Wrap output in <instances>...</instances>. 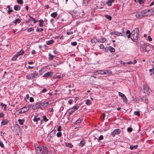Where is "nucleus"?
<instances>
[{
	"instance_id": "nucleus-1",
	"label": "nucleus",
	"mask_w": 154,
	"mask_h": 154,
	"mask_svg": "<svg viewBox=\"0 0 154 154\" xmlns=\"http://www.w3.org/2000/svg\"><path fill=\"white\" fill-rule=\"evenodd\" d=\"M139 30L138 28L134 29L131 32V39L134 42H136L139 38Z\"/></svg>"
},
{
	"instance_id": "nucleus-2",
	"label": "nucleus",
	"mask_w": 154,
	"mask_h": 154,
	"mask_svg": "<svg viewBox=\"0 0 154 154\" xmlns=\"http://www.w3.org/2000/svg\"><path fill=\"white\" fill-rule=\"evenodd\" d=\"M98 74L101 75H109L112 73V72L109 70H99L97 71Z\"/></svg>"
},
{
	"instance_id": "nucleus-3",
	"label": "nucleus",
	"mask_w": 154,
	"mask_h": 154,
	"mask_svg": "<svg viewBox=\"0 0 154 154\" xmlns=\"http://www.w3.org/2000/svg\"><path fill=\"white\" fill-rule=\"evenodd\" d=\"M38 76V73H30L26 75V77L27 79L30 80L37 77Z\"/></svg>"
},
{
	"instance_id": "nucleus-4",
	"label": "nucleus",
	"mask_w": 154,
	"mask_h": 154,
	"mask_svg": "<svg viewBox=\"0 0 154 154\" xmlns=\"http://www.w3.org/2000/svg\"><path fill=\"white\" fill-rule=\"evenodd\" d=\"M24 52V51L23 50H21L19 52H18L13 57L12 59V60L14 61H16L17 58L20 55H23Z\"/></svg>"
},
{
	"instance_id": "nucleus-5",
	"label": "nucleus",
	"mask_w": 154,
	"mask_h": 154,
	"mask_svg": "<svg viewBox=\"0 0 154 154\" xmlns=\"http://www.w3.org/2000/svg\"><path fill=\"white\" fill-rule=\"evenodd\" d=\"M29 109V107L24 106L18 110L19 112V114L24 113L25 112L27 111Z\"/></svg>"
},
{
	"instance_id": "nucleus-6",
	"label": "nucleus",
	"mask_w": 154,
	"mask_h": 154,
	"mask_svg": "<svg viewBox=\"0 0 154 154\" xmlns=\"http://www.w3.org/2000/svg\"><path fill=\"white\" fill-rule=\"evenodd\" d=\"M121 132V130L120 129H116L111 133V135L114 137L116 134H120Z\"/></svg>"
},
{
	"instance_id": "nucleus-7",
	"label": "nucleus",
	"mask_w": 154,
	"mask_h": 154,
	"mask_svg": "<svg viewBox=\"0 0 154 154\" xmlns=\"http://www.w3.org/2000/svg\"><path fill=\"white\" fill-rule=\"evenodd\" d=\"M79 107L78 105H76L73 106L71 109H69V110H71V109H72V110L71 111H70L68 112L69 116H70L73 112L77 110L78 109Z\"/></svg>"
},
{
	"instance_id": "nucleus-8",
	"label": "nucleus",
	"mask_w": 154,
	"mask_h": 154,
	"mask_svg": "<svg viewBox=\"0 0 154 154\" xmlns=\"http://www.w3.org/2000/svg\"><path fill=\"white\" fill-rule=\"evenodd\" d=\"M119 95L123 99V101L125 103H126L127 102V99L126 96L125 95L123 94V93L120 92H119L118 93Z\"/></svg>"
},
{
	"instance_id": "nucleus-9",
	"label": "nucleus",
	"mask_w": 154,
	"mask_h": 154,
	"mask_svg": "<svg viewBox=\"0 0 154 154\" xmlns=\"http://www.w3.org/2000/svg\"><path fill=\"white\" fill-rule=\"evenodd\" d=\"M35 149L36 152L37 154H40L41 152L42 148L41 147L37 146H35Z\"/></svg>"
},
{
	"instance_id": "nucleus-10",
	"label": "nucleus",
	"mask_w": 154,
	"mask_h": 154,
	"mask_svg": "<svg viewBox=\"0 0 154 154\" xmlns=\"http://www.w3.org/2000/svg\"><path fill=\"white\" fill-rule=\"evenodd\" d=\"M40 108L45 107L47 106L48 104V102H43L39 103Z\"/></svg>"
},
{
	"instance_id": "nucleus-11",
	"label": "nucleus",
	"mask_w": 154,
	"mask_h": 154,
	"mask_svg": "<svg viewBox=\"0 0 154 154\" xmlns=\"http://www.w3.org/2000/svg\"><path fill=\"white\" fill-rule=\"evenodd\" d=\"M40 108L39 103H37L36 104L33 105L32 106V108L33 110H36L38 108Z\"/></svg>"
},
{
	"instance_id": "nucleus-12",
	"label": "nucleus",
	"mask_w": 154,
	"mask_h": 154,
	"mask_svg": "<svg viewBox=\"0 0 154 154\" xmlns=\"http://www.w3.org/2000/svg\"><path fill=\"white\" fill-rule=\"evenodd\" d=\"M53 74V73L51 72H48L45 73L44 75L42 76L43 77H50Z\"/></svg>"
},
{
	"instance_id": "nucleus-13",
	"label": "nucleus",
	"mask_w": 154,
	"mask_h": 154,
	"mask_svg": "<svg viewBox=\"0 0 154 154\" xmlns=\"http://www.w3.org/2000/svg\"><path fill=\"white\" fill-rule=\"evenodd\" d=\"M141 12H139L135 14V16L137 18H140L143 17Z\"/></svg>"
},
{
	"instance_id": "nucleus-14",
	"label": "nucleus",
	"mask_w": 154,
	"mask_h": 154,
	"mask_svg": "<svg viewBox=\"0 0 154 154\" xmlns=\"http://www.w3.org/2000/svg\"><path fill=\"white\" fill-rule=\"evenodd\" d=\"M9 121L7 119H4L1 122V124L3 125H5Z\"/></svg>"
},
{
	"instance_id": "nucleus-15",
	"label": "nucleus",
	"mask_w": 154,
	"mask_h": 154,
	"mask_svg": "<svg viewBox=\"0 0 154 154\" xmlns=\"http://www.w3.org/2000/svg\"><path fill=\"white\" fill-rule=\"evenodd\" d=\"M146 48V51L148 52L150 50V46L149 45H147L144 44V47Z\"/></svg>"
},
{
	"instance_id": "nucleus-16",
	"label": "nucleus",
	"mask_w": 154,
	"mask_h": 154,
	"mask_svg": "<svg viewBox=\"0 0 154 154\" xmlns=\"http://www.w3.org/2000/svg\"><path fill=\"white\" fill-rule=\"evenodd\" d=\"M143 89L144 92H147L149 90V88L146 85H144L143 86Z\"/></svg>"
},
{
	"instance_id": "nucleus-17",
	"label": "nucleus",
	"mask_w": 154,
	"mask_h": 154,
	"mask_svg": "<svg viewBox=\"0 0 154 154\" xmlns=\"http://www.w3.org/2000/svg\"><path fill=\"white\" fill-rule=\"evenodd\" d=\"M73 12L75 14H74L75 16H79L80 17V16L79 15V14L80 13V12L78 11V9H76L74 10L73 11Z\"/></svg>"
},
{
	"instance_id": "nucleus-18",
	"label": "nucleus",
	"mask_w": 154,
	"mask_h": 154,
	"mask_svg": "<svg viewBox=\"0 0 154 154\" xmlns=\"http://www.w3.org/2000/svg\"><path fill=\"white\" fill-rule=\"evenodd\" d=\"M43 151L45 154H48V149L45 146H43Z\"/></svg>"
},
{
	"instance_id": "nucleus-19",
	"label": "nucleus",
	"mask_w": 154,
	"mask_h": 154,
	"mask_svg": "<svg viewBox=\"0 0 154 154\" xmlns=\"http://www.w3.org/2000/svg\"><path fill=\"white\" fill-rule=\"evenodd\" d=\"M144 44L143 45H142L141 46V47H140V50L141 51L145 52L146 51V48L144 47Z\"/></svg>"
},
{
	"instance_id": "nucleus-20",
	"label": "nucleus",
	"mask_w": 154,
	"mask_h": 154,
	"mask_svg": "<svg viewBox=\"0 0 154 154\" xmlns=\"http://www.w3.org/2000/svg\"><path fill=\"white\" fill-rule=\"evenodd\" d=\"M114 1V0H108L107 2H106V3L108 6H110L112 5V2H113Z\"/></svg>"
},
{
	"instance_id": "nucleus-21",
	"label": "nucleus",
	"mask_w": 154,
	"mask_h": 154,
	"mask_svg": "<svg viewBox=\"0 0 154 154\" xmlns=\"http://www.w3.org/2000/svg\"><path fill=\"white\" fill-rule=\"evenodd\" d=\"M106 41V39L105 38H103L101 39H98L97 42H103Z\"/></svg>"
},
{
	"instance_id": "nucleus-22",
	"label": "nucleus",
	"mask_w": 154,
	"mask_h": 154,
	"mask_svg": "<svg viewBox=\"0 0 154 154\" xmlns=\"http://www.w3.org/2000/svg\"><path fill=\"white\" fill-rule=\"evenodd\" d=\"M54 42V41L52 39H51L47 41L46 42V44L47 45H50L53 44Z\"/></svg>"
},
{
	"instance_id": "nucleus-23",
	"label": "nucleus",
	"mask_w": 154,
	"mask_h": 154,
	"mask_svg": "<svg viewBox=\"0 0 154 154\" xmlns=\"http://www.w3.org/2000/svg\"><path fill=\"white\" fill-rule=\"evenodd\" d=\"M19 124L20 125H23V123L25 121L24 119H19L18 120Z\"/></svg>"
},
{
	"instance_id": "nucleus-24",
	"label": "nucleus",
	"mask_w": 154,
	"mask_h": 154,
	"mask_svg": "<svg viewBox=\"0 0 154 154\" xmlns=\"http://www.w3.org/2000/svg\"><path fill=\"white\" fill-rule=\"evenodd\" d=\"M37 22H40L39 24V25L40 27H42L43 26V23L44 22V21L43 20L41 19L39 20H38Z\"/></svg>"
},
{
	"instance_id": "nucleus-25",
	"label": "nucleus",
	"mask_w": 154,
	"mask_h": 154,
	"mask_svg": "<svg viewBox=\"0 0 154 154\" xmlns=\"http://www.w3.org/2000/svg\"><path fill=\"white\" fill-rule=\"evenodd\" d=\"M40 120V117H38L37 116H35L33 119L34 121L35 122H37Z\"/></svg>"
},
{
	"instance_id": "nucleus-26",
	"label": "nucleus",
	"mask_w": 154,
	"mask_h": 154,
	"mask_svg": "<svg viewBox=\"0 0 154 154\" xmlns=\"http://www.w3.org/2000/svg\"><path fill=\"white\" fill-rule=\"evenodd\" d=\"M14 9L15 10L19 11L20 9V6L18 5H15L14 7Z\"/></svg>"
},
{
	"instance_id": "nucleus-27",
	"label": "nucleus",
	"mask_w": 154,
	"mask_h": 154,
	"mask_svg": "<svg viewBox=\"0 0 154 154\" xmlns=\"http://www.w3.org/2000/svg\"><path fill=\"white\" fill-rule=\"evenodd\" d=\"M51 16L54 18H55L57 17V12H54L52 13L51 15Z\"/></svg>"
},
{
	"instance_id": "nucleus-28",
	"label": "nucleus",
	"mask_w": 154,
	"mask_h": 154,
	"mask_svg": "<svg viewBox=\"0 0 154 154\" xmlns=\"http://www.w3.org/2000/svg\"><path fill=\"white\" fill-rule=\"evenodd\" d=\"M85 103L88 105H90L92 104V102L89 99H87L85 100Z\"/></svg>"
},
{
	"instance_id": "nucleus-29",
	"label": "nucleus",
	"mask_w": 154,
	"mask_h": 154,
	"mask_svg": "<svg viewBox=\"0 0 154 154\" xmlns=\"http://www.w3.org/2000/svg\"><path fill=\"white\" fill-rule=\"evenodd\" d=\"M85 143V141L84 140H82L80 142L79 146L82 147Z\"/></svg>"
},
{
	"instance_id": "nucleus-30",
	"label": "nucleus",
	"mask_w": 154,
	"mask_h": 154,
	"mask_svg": "<svg viewBox=\"0 0 154 154\" xmlns=\"http://www.w3.org/2000/svg\"><path fill=\"white\" fill-rule=\"evenodd\" d=\"M137 145H135L134 146H133L132 145H130V148L131 150H132L134 149H136L137 148Z\"/></svg>"
},
{
	"instance_id": "nucleus-31",
	"label": "nucleus",
	"mask_w": 154,
	"mask_h": 154,
	"mask_svg": "<svg viewBox=\"0 0 154 154\" xmlns=\"http://www.w3.org/2000/svg\"><path fill=\"white\" fill-rule=\"evenodd\" d=\"M20 22L21 20H20V19L19 18H17V19L15 20H14V22L15 24H16L17 23H20Z\"/></svg>"
},
{
	"instance_id": "nucleus-32",
	"label": "nucleus",
	"mask_w": 154,
	"mask_h": 154,
	"mask_svg": "<svg viewBox=\"0 0 154 154\" xmlns=\"http://www.w3.org/2000/svg\"><path fill=\"white\" fill-rule=\"evenodd\" d=\"M83 0V4L84 5H86L88 4L89 0Z\"/></svg>"
},
{
	"instance_id": "nucleus-33",
	"label": "nucleus",
	"mask_w": 154,
	"mask_h": 154,
	"mask_svg": "<svg viewBox=\"0 0 154 154\" xmlns=\"http://www.w3.org/2000/svg\"><path fill=\"white\" fill-rule=\"evenodd\" d=\"M66 146L69 147L71 148H72L73 146L72 144L70 143H66Z\"/></svg>"
},
{
	"instance_id": "nucleus-34",
	"label": "nucleus",
	"mask_w": 154,
	"mask_h": 154,
	"mask_svg": "<svg viewBox=\"0 0 154 154\" xmlns=\"http://www.w3.org/2000/svg\"><path fill=\"white\" fill-rule=\"evenodd\" d=\"M98 39H96L95 38H93L91 40V42L92 43H96V41L97 42Z\"/></svg>"
},
{
	"instance_id": "nucleus-35",
	"label": "nucleus",
	"mask_w": 154,
	"mask_h": 154,
	"mask_svg": "<svg viewBox=\"0 0 154 154\" xmlns=\"http://www.w3.org/2000/svg\"><path fill=\"white\" fill-rule=\"evenodd\" d=\"M115 35H116L118 36H123L122 34L118 32H115Z\"/></svg>"
},
{
	"instance_id": "nucleus-36",
	"label": "nucleus",
	"mask_w": 154,
	"mask_h": 154,
	"mask_svg": "<svg viewBox=\"0 0 154 154\" xmlns=\"http://www.w3.org/2000/svg\"><path fill=\"white\" fill-rule=\"evenodd\" d=\"M109 48V50L111 52H114L115 51V49L112 47L110 46Z\"/></svg>"
},
{
	"instance_id": "nucleus-37",
	"label": "nucleus",
	"mask_w": 154,
	"mask_h": 154,
	"mask_svg": "<svg viewBox=\"0 0 154 154\" xmlns=\"http://www.w3.org/2000/svg\"><path fill=\"white\" fill-rule=\"evenodd\" d=\"M1 105L2 107H4V109L5 110L6 108L7 105L6 104H4L3 103H1Z\"/></svg>"
},
{
	"instance_id": "nucleus-38",
	"label": "nucleus",
	"mask_w": 154,
	"mask_h": 154,
	"mask_svg": "<svg viewBox=\"0 0 154 154\" xmlns=\"http://www.w3.org/2000/svg\"><path fill=\"white\" fill-rule=\"evenodd\" d=\"M49 56L50 57L49 58V59L51 60H53V57H55V56L52 55L50 53H49Z\"/></svg>"
},
{
	"instance_id": "nucleus-39",
	"label": "nucleus",
	"mask_w": 154,
	"mask_h": 154,
	"mask_svg": "<svg viewBox=\"0 0 154 154\" xmlns=\"http://www.w3.org/2000/svg\"><path fill=\"white\" fill-rule=\"evenodd\" d=\"M8 13L9 14H10L11 13H12L13 11V10L12 9H10V7H8Z\"/></svg>"
},
{
	"instance_id": "nucleus-40",
	"label": "nucleus",
	"mask_w": 154,
	"mask_h": 154,
	"mask_svg": "<svg viewBox=\"0 0 154 154\" xmlns=\"http://www.w3.org/2000/svg\"><path fill=\"white\" fill-rule=\"evenodd\" d=\"M81 122V120L80 119V118H79V119L77 120L75 122L74 124H77Z\"/></svg>"
},
{
	"instance_id": "nucleus-41",
	"label": "nucleus",
	"mask_w": 154,
	"mask_h": 154,
	"mask_svg": "<svg viewBox=\"0 0 154 154\" xmlns=\"http://www.w3.org/2000/svg\"><path fill=\"white\" fill-rule=\"evenodd\" d=\"M141 13L142 14V15H143V17L147 15V14H146L147 13L146 11H143L141 12Z\"/></svg>"
},
{
	"instance_id": "nucleus-42",
	"label": "nucleus",
	"mask_w": 154,
	"mask_h": 154,
	"mask_svg": "<svg viewBox=\"0 0 154 154\" xmlns=\"http://www.w3.org/2000/svg\"><path fill=\"white\" fill-rule=\"evenodd\" d=\"M134 114L135 115L137 116H139L140 115L139 112L137 111H134Z\"/></svg>"
},
{
	"instance_id": "nucleus-43",
	"label": "nucleus",
	"mask_w": 154,
	"mask_h": 154,
	"mask_svg": "<svg viewBox=\"0 0 154 154\" xmlns=\"http://www.w3.org/2000/svg\"><path fill=\"white\" fill-rule=\"evenodd\" d=\"M105 17L107 19H109V20H111L112 19V17L108 15H105Z\"/></svg>"
},
{
	"instance_id": "nucleus-44",
	"label": "nucleus",
	"mask_w": 154,
	"mask_h": 154,
	"mask_svg": "<svg viewBox=\"0 0 154 154\" xmlns=\"http://www.w3.org/2000/svg\"><path fill=\"white\" fill-rule=\"evenodd\" d=\"M103 139V136L102 135H101L99 137L98 141H99L100 140H102Z\"/></svg>"
},
{
	"instance_id": "nucleus-45",
	"label": "nucleus",
	"mask_w": 154,
	"mask_h": 154,
	"mask_svg": "<svg viewBox=\"0 0 154 154\" xmlns=\"http://www.w3.org/2000/svg\"><path fill=\"white\" fill-rule=\"evenodd\" d=\"M74 101L72 99H70L68 101V103L70 105L72 104L73 103Z\"/></svg>"
},
{
	"instance_id": "nucleus-46",
	"label": "nucleus",
	"mask_w": 154,
	"mask_h": 154,
	"mask_svg": "<svg viewBox=\"0 0 154 154\" xmlns=\"http://www.w3.org/2000/svg\"><path fill=\"white\" fill-rule=\"evenodd\" d=\"M0 146L2 148H4V145L3 143V142L0 140Z\"/></svg>"
},
{
	"instance_id": "nucleus-47",
	"label": "nucleus",
	"mask_w": 154,
	"mask_h": 154,
	"mask_svg": "<svg viewBox=\"0 0 154 154\" xmlns=\"http://www.w3.org/2000/svg\"><path fill=\"white\" fill-rule=\"evenodd\" d=\"M62 135V133L61 132H58L57 134V136L58 137H60Z\"/></svg>"
},
{
	"instance_id": "nucleus-48",
	"label": "nucleus",
	"mask_w": 154,
	"mask_h": 154,
	"mask_svg": "<svg viewBox=\"0 0 154 154\" xmlns=\"http://www.w3.org/2000/svg\"><path fill=\"white\" fill-rule=\"evenodd\" d=\"M71 44L72 46H75L77 45V43L75 42H72L71 43Z\"/></svg>"
},
{
	"instance_id": "nucleus-49",
	"label": "nucleus",
	"mask_w": 154,
	"mask_h": 154,
	"mask_svg": "<svg viewBox=\"0 0 154 154\" xmlns=\"http://www.w3.org/2000/svg\"><path fill=\"white\" fill-rule=\"evenodd\" d=\"M36 31L37 32L42 31H43V28H37Z\"/></svg>"
},
{
	"instance_id": "nucleus-50",
	"label": "nucleus",
	"mask_w": 154,
	"mask_h": 154,
	"mask_svg": "<svg viewBox=\"0 0 154 154\" xmlns=\"http://www.w3.org/2000/svg\"><path fill=\"white\" fill-rule=\"evenodd\" d=\"M29 101L31 102H34V98H33V97H30L29 98Z\"/></svg>"
},
{
	"instance_id": "nucleus-51",
	"label": "nucleus",
	"mask_w": 154,
	"mask_h": 154,
	"mask_svg": "<svg viewBox=\"0 0 154 154\" xmlns=\"http://www.w3.org/2000/svg\"><path fill=\"white\" fill-rule=\"evenodd\" d=\"M17 2L18 3L21 4H23V2L22 0H17Z\"/></svg>"
},
{
	"instance_id": "nucleus-52",
	"label": "nucleus",
	"mask_w": 154,
	"mask_h": 154,
	"mask_svg": "<svg viewBox=\"0 0 154 154\" xmlns=\"http://www.w3.org/2000/svg\"><path fill=\"white\" fill-rule=\"evenodd\" d=\"M73 32L72 31H67L66 32V34L67 35L72 34H73Z\"/></svg>"
},
{
	"instance_id": "nucleus-53",
	"label": "nucleus",
	"mask_w": 154,
	"mask_h": 154,
	"mask_svg": "<svg viewBox=\"0 0 154 154\" xmlns=\"http://www.w3.org/2000/svg\"><path fill=\"white\" fill-rule=\"evenodd\" d=\"M43 120L44 121L46 122L48 121V120L47 119L46 116H43Z\"/></svg>"
},
{
	"instance_id": "nucleus-54",
	"label": "nucleus",
	"mask_w": 154,
	"mask_h": 154,
	"mask_svg": "<svg viewBox=\"0 0 154 154\" xmlns=\"http://www.w3.org/2000/svg\"><path fill=\"white\" fill-rule=\"evenodd\" d=\"M34 30L33 28H29L27 30V31L28 32H30L32 31H33Z\"/></svg>"
},
{
	"instance_id": "nucleus-55",
	"label": "nucleus",
	"mask_w": 154,
	"mask_h": 154,
	"mask_svg": "<svg viewBox=\"0 0 154 154\" xmlns=\"http://www.w3.org/2000/svg\"><path fill=\"white\" fill-rule=\"evenodd\" d=\"M132 128H131L129 127L127 129V131L128 132H131L132 131Z\"/></svg>"
},
{
	"instance_id": "nucleus-56",
	"label": "nucleus",
	"mask_w": 154,
	"mask_h": 154,
	"mask_svg": "<svg viewBox=\"0 0 154 154\" xmlns=\"http://www.w3.org/2000/svg\"><path fill=\"white\" fill-rule=\"evenodd\" d=\"M4 114L2 112L0 113V117L3 118L4 117Z\"/></svg>"
},
{
	"instance_id": "nucleus-57",
	"label": "nucleus",
	"mask_w": 154,
	"mask_h": 154,
	"mask_svg": "<svg viewBox=\"0 0 154 154\" xmlns=\"http://www.w3.org/2000/svg\"><path fill=\"white\" fill-rule=\"evenodd\" d=\"M104 47L103 45L101 44L100 45V49H103L104 48Z\"/></svg>"
},
{
	"instance_id": "nucleus-58",
	"label": "nucleus",
	"mask_w": 154,
	"mask_h": 154,
	"mask_svg": "<svg viewBox=\"0 0 154 154\" xmlns=\"http://www.w3.org/2000/svg\"><path fill=\"white\" fill-rule=\"evenodd\" d=\"M61 126L60 125L58 127V128H57V131H61Z\"/></svg>"
},
{
	"instance_id": "nucleus-59",
	"label": "nucleus",
	"mask_w": 154,
	"mask_h": 154,
	"mask_svg": "<svg viewBox=\"0 0 154 154\" xmlns=\"http://www.w3.org/2000/svg\"><path fill=\"white\" fill-rule=\"evenodd\" d=\"M139 2V3L140 4H142L144 3V2L143 0H138V1Z\"/></svg>"
},
{
	"instance_id": "nucleus-60",
	"label": "nucleus",
	"mask_w": 154,
	"mask_h": 154,
	"mask_svg": "<svg viewBox=\"0 0 154 154\" xmlns=\"http://www.w3.org/2000/svg\"><path fill=\"white\" fill-rule=\"evenodd\" d=\"M148 39L150 41H152V38H151V36H148Z\"/></svg>"
},
{
	"instance_id": "nucleus-61",
	"label": "nucleus",
	"mask_w": 154,
	"mask_h": 154,
	"mask_svg": "<svg viewBox=\"0 0 154 154\" xmlns=\"http://www.w3.org/2000/svg\"><path fill=\"white\" fill-rule=\"evenodd\" d=\"M31 53L32 54H35V51L34 50H33L32 51Z\"/></svg>"
},
{
	"instance_id": "nucleus-62",
	"label": "nucleus",
	"mask_w": 154,
	"mask_h": 154,
	"mask_svg": "<svg viewBox=\"0 0 154 154\" xmlns=\"http://www.w3.org/2000/svg\"><path fill=\"white\" fill-rule=\"evenodd\" d=\"M47 89L45 88H44L42 90V92H45L47 91Z\"/></svg>"
},
{
	"instance_id": "nucleus-63",
	"label": "nucleus",
	"mask_w": 154,
	"mask_h": 154,
	"mask_svg": "<svg viewBox=\"0 0 154 154\" xmlns=\"http://www.w3.org/2000/svg\"><path fill=\"white\" fill-rule=\"evenodd\" d=\"M126 34H130V31L129 30H127L126 32Z\"/></svg>"
},
{
	"instance_id": "nucleus-64",
	"label": "nucleus",
	"mask_w": 154,
	"mask_h": 154,
	"mask_svg": "<svg viewBox=\"0 0 154 154\" xmlns=\"http://www.w3.org/2000/svg\"><path fill=\"white\" fill-rule=\"evenodd\" d=\"M151 13L152 14H154V9H151Z\"/></svg>"
}]
</instances>
